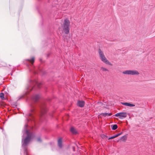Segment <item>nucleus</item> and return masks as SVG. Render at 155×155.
Masks as SVG:
<instances>
[{
  "label": "nucleus",
  "instance_id": "nucleus-27",
  "mask_svg": "<svg viewBox=\"0 0 155 155\" xmlns=\"http://www.w3.org/2000/svg\"><path fill=\"white\" fill-rule=\"evenodd\" d=\"M99 103H100V104H102V103L101 102H99Z\"/></svg>",
  "mask_w": 155,
  "mask_h": 155
},
{
  "label": "nucleus",
  "instance_id": "nucleus-30",
  "mask_svg": "<svg viewBox=\"0 0 155 155\" xmlns=\"http://www.w3.org/2000/svg\"><path fill=\"white\" fill-rule=\"evenodd\" d=\"M15 107H17V105H15Z\"/></svg>",
  "mask_w": 155,
  "mask_h": 155
},
{
  "label": "nucleus",
  "instance_id": "nucleus-4",
  "mask_svg": "<svg viewBox=\"0 0 155 155\" xmlns=\"http://www.w3.org/2000/svg\"><path fill=\"white\" fill-rule=\"evenodd\" d=\"M35 58L33 57L31 59H26L23 62L24 63H26V65L29 68L30 71H32L35 74H36L37 72L35 70H32L30 68V67H33V64Z\"/></svg>",
  "mask_w": 155,
  "mask_h": 155
},
{
  "label": "nucleus",
  "instance_id": "nucleus-21",
  "mask_svg": "<svg viewBox=\"0 0 155 155\" xmlns=\"http://www.w3.org/2000/svg\"><path fill=\"white\" fill-rule=\"evenodd\" d=\"M37 140L39 142H41L42 141L41 139V137H38L37 139Z\"/></svg>",
  "mask_w": 155,
  "mask_h": 155
},
{
  "label": "nucleus",
  "instance_id": "nucleus-13",
  "mask_svg": "<svg viewBox=\"0 0 155 155\" xmlns=\"http://www.w3.org/2000/svg\"><path fill=\"white\" fill-rule=\"evenodd\" d=\"M101 60L103 62L106 64H108L110 65H111V64L108 61L105 57H104L103 59H102Z\"/></svg>",
  "mask_w": 155,
  "mask_h": 155
},
{
  "label": "nucleus",
  "instance_id": "nucleus-20",
  "mask_svg": "<svg viewBox=\"0 0 155 155\" xmlns=\"http://www.w3.org/2000/svg\"><path fill=\"white\" fill-rule=\"evenodd\" d=\"M122 133H123V132H121L119 133H118V134H117L113 136L114 138H115L116 137H117L120 135L122 134Z\"/></svg>",
  "mask_w": 155,
  "mask_h": 155
},
{
  "label": "nucleus",
  "instance_id": "nucleus-10",
  "mask_svg": "<svg viewBox=\"0 0 155 155\" xmlns=\"http://www.w3.org/2000/svg\"><path fill=\"white\" fill-rule=\"evenodd\" d=\"M85 104V102L84 101H79L78 102V105L81 107H83Z\"/></svg>",
  "mask_w": 155,
  "mask_h": 155
},
{
  "label": "nucleus",
  "instance_id": "nucleus-14",
  "mask_svg": "<svg viewBox=\"0 0 155 155\" xmlns=\"http://www.w3.org/2000/svg\"><path fill=\"white\" fill-rule=\"evenodd\" d=\"M58 146L60 148H61L62 147V139L61 138L58 140Z\"/></svg>",
  "mask_w": 155,
  "mask_h": 155
},
{
  "label": "nucleus",
  "instance_id": "nucleus-19",
  "mask_svg": "<svg viewBox=\"0 0 155 155\" xmlns=\"http://www.w3.org/2000/svg\"><path fill=\"white\" fill-rule=\"evenodd\" d=\"M121 104L123 105L129 107L130 103L127 102H121Z\"/></svg>",
  "mask_w": 155,
  "mask_h": 155
},
{
  "label": "nucleus",
  "instance_id": "nucleus-11",
  "mask_svg": "<svg viewBox=\"0 0 155 155\" xmlns=\"http://www.w3.org/2000/svg\"><path fill=\"white\" fill-rule=\"evenodd\" d=\"M98 52L100 57L101 60L102 59H103L104 57H105V56L104 55L103 52L101 51L100 49H98Z\"/></svg>",
  "mask_w": 155,
  "mask_h": 155
},
{
  "label": "nucleus",
  "instance_id": "nucleus-16",
  "mask_svg": "<svg viewBox=\"0 0 155 155\" xmlns=\"http://www.w3.org/2000/svg\"><path fill=\"white\" fill-rule=\"evenodd\" d=\"M127 138L126 135H124L120 139H118L117 141V142H118L119 140H122L123 141H125Z\"/></svg>",
  "mask_w": 155,
  "mask_h": 155
},
{
  "label": "nucleus",
  "instance_id": "nucleus-7",
  "mask_svg": "<svg viewBox=\"0 0 155 155\" xmlns=\"http://www.w3.org/2000/svg\"><path fill=\"white\" fill-rule=\"evenodd\" d=\"M31 112L28 113L26 115L29 117H32V118H34V116L33 114L36 112V108L35 107V106L32 104L31 105Z\"/></svg>",
  "mask_w": 155,
  "mask_h": 155
},
{
  "label": "nucleus",
  "instance_id": "nucleus-18",
  "mask_svg": "<svg viewBox=\"0 0 155 155\" xmlns=\"http://www.w3.org/2000/svg\"><path fill=\"white\" fill-rule=\"evenodd\" d=\"M4 94L3 93H0V97L2 100L5 99Z\"/></svg>",
  "mask_w": 155,
  "mask_h": 155
},
{
  "label": "nucleus",
  "instance_id": "nucleus-28",
  "mask_svg": "<svg viewBox=\"0 0 155 155\" xmlns=\"http://www.w3.org/2000/svg\"><path fill=\"white\" fill-rule=\"evenodd\" d=\"M121 41H125V40H121Z\"/></svg>",
  "mask_w": 155,
  "mask_h": 155
},
{
  "label": "nucleus",
  "instance_id": "nucleus-29",
  "mask_svg": "<svg viewBox=\"0 0 155 155\" xmlns=\"http://www.w3.org/2000/svg\"><path fill=\"white\" fill-rule=\"evenodd\" d=\"M41 60H41V59H40V61H41Z\"/></svg>",
  "mask_w": 155,
  "mask_h": 155
},
{
  "label": "nucleus",
  "instance_id": "nucleus-5",
  "mask_svg": "<svg viewBox=\"0 0 155 155\" xmlns=\"http://www.w3.org/2000/svg\"><path fill=\"white\" fill-rule=\"evenodd\" d=\"M70 24V21L68 18H66L64 19L62 27L64 32L66 34L69 33V27Z\"/></svg>",
  "mask_w": 155,
  "mask_h": 155
},
{
  "label": "nucleus",
  "instance_id": "nucleus-22",
  "mask_svg": "<svg viewBox=\"0 0 155 155\" xmlns=\"http://www.w3.org/2000/svg\"><path fill=\"white\" fill-rule=\"evenodd\" d=\"M101 137L102 138H107L108 137L107 136L105 135L104 134L101 135Z\"/></svg>",
  "mask_w": 155,
  "mask_h": 155
},
{
  "label": "nucleus",
  "instance_id": "nucleus-12",
  "mask_svg": "<svg viewBox=\"0 0 155 155\" xmlns=\"http://www.w3.org/2000/svg\"><path fill=\"white\" fill-rule=\"evenodd\" d=\"M70 131L73 134H78V132L76 131V129L73 127H71L70 129Z\"/></svg>",
  "mask_w": 155,
  "mask_h": 155
},
{
  "label": "nucleus",
  "instance_id": "nucleus-9",
  "mask_svg": "<svg viewBox=\"0 0 155 155\" xmlns=\"http://www.w3.org/2000/svg\"><path fill=\"white\" fill-rule=\"evenodd\" d=\"M49 2H51L53 4V7H55V5H58L61 3V1L60 0H49Z\"/></svg>",
  "mask_w": 155,
  "mask_h": 155
},
{
  "label": "nucleus",
  "instance_id": "nucleus-15",
  "mask_svg": "<svg viewBox=\"0 0 155 155\" xmlns=\"http://www.w3.org/2000/svg\"><path fill=\"white\" fill-rule=\"evenodd\" d=\"M100 115L102 116L105 117L107 116H110L112 115L111 113H101L100 114Z\"/></svg>",
  "mask_w": 155,
  "mask_h": 155
},
{
  "label": "nucleus",
  "instance_id": "nucleus-25",
  "mask_svg": "<svg viewBox=\"0 0 155 155\" xmlns=\"http://www.w3.org/2000/svg\"><path fill=\"white\" fill-rule=\"evenodd\" d=\"M114 137H113V136H112L111 137H110L108 138V140H110V139H114Z\"/></svg>",
  "mask_w": 155,
  "mask_h": 155
},
{
  "label": "nucleus",
  "instance_id": "nucleus-23",
  "mask_svg": "<svg viewBox=\"0 0 155 155\" xmlns=\"http://www.w3.org/2000/svg\"><path fill=\"white\" fill-rule=\"evenodd\" d=\"M101 69H102V70L103 71H107L108 70L106 68H104L102 67Z\"/></svg>",
  "mask_w": 155,
  "mask_h": 155
},
{
  "label": "nucleus",
  "instance_id": "nucleus-8",
  "mask_svg": "<svg viewBox=\"0 0 155 155\" xmlns=\"http://www.w3.org/2000/svg\"><path fill=\"white\" fill-rule=\"evenodd\" d=\"M114 116L118 117L120 119H122L127 117V114L126 112H121L116 114Z\"/></svg>",
  "mask_w": 155,
  "mask_h": 155
},
{
  "label": "nucleus",
  "instance_id": "nucleus-24",
  "mask_svg": "<svg viewBox=\"0 0 155 155\" xmlns=\"http://www.w3.org/2000/svg\"><path fill=\"white\" fill-rule=\"evenodd\" d=\"M135 106V105L134 104H131L130 103L129 105V107H134Z\"/></svg>",
  "mask_w": 155,
  "mask_h": 155
},
{
  "label": "nucleus",
  "instance_id": "nucleus-1",
  "mask_svg": "<svg viewBox=\"0 0 155 155\" xmlns=\"http://www.w3.org/2000/svg\"><path fill=\"white\" fill-rule=\"evenodd\" d=\"M28 125L25 124L24 127L22 132L23 135L22 136L21 143L22 147L24 149L25 153L27 155V145L28 144L31 138V135L27 129Z\"/></svg>",
  "mask_w": 155,
  "mask_h": 155
},
{
  "label": "nucleus",
  "instance_id": "nucleus-26",
  "mask_svg": "<svg viewBox=\"0 0 155 155\" xmlns=\"http://www.w3.org/2000/svg\"><path fill=\"white\" fill-rule=\"evenodd\" d=\"M23 97V96H21V97H19V98L18 99H19H19H21L22 98V97Z\"/></svg>",
  "mask_w": 155,
  "mask_h": 155
},
{
  "label": "nucleus",
  "instance_id": "nucleus-3",
  "mask_svg": "<svg viewBox=\"0 0 155 155\" xmlns=\"http://www.w3.org/2000/svg\"><path fill=\"white\" fill-rule=\"evenodd\" d=\"M29 82L31 84L28 85L26 87V89H27V91L25 93L26 94H28L30 91H31L34 89V86H33V85H37L38 88H39L41 87V83H39L37 81L35 80L33 81L31 80H30L29 81Z\"/></svg>",
  "mask_w": 155,
  "mask_h": 155
},
{
  "label": "nucleus",
  "instance_id": "nucleus-6",
  "mask_svg": "<svg viewBox=\"0 0 155 155\" xmlns=\"http://www.w3.org/2000/svg\"><path fill=\"white\" fill-rule=\"evenodd\" d=\"M123 73L124 74L128 75H138L139 73L136 70H126L123 72Z\"/></svg>",
  "mask_w": 155,
  "mask_h": 155
},
{
  "label": "nucleus",
  "instance_id": "nucleus-2",
  "mask_svg": "<svg viewBox=\"0 0 155 155\" xmlns=\"http://www.w3.org/2000/svg\"><path fill=\"white\" fill-rule=\"evenodd\" d=\"M40 96L36 94L33 96L31 98L32 101L34 103H38V107L39 108V111L41 116L43 115L47 111V109L45 104L39 102Z\"/></svg>",
  "mask_w": 155,
  "mask_h": 155
},
{
  "label": "nucleus",
  "instance_id": "nucleus-17",
  "mask_svg": "<svg viewBox=\"0 0 155 155\" xmlns=\"http://www.w3.org/2000/svg\"><path fill=\"white\" fill-rule=\"evenodd\" d=\"M111 127L112 130H115L118 127L117 124H114L111 125Z\"/></svg>",
  "mask_w": 155,
  "mask_h": 155
}]
</instances>
